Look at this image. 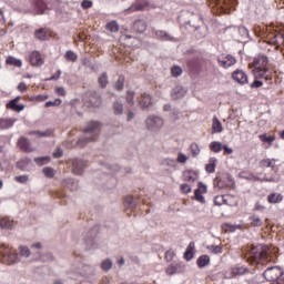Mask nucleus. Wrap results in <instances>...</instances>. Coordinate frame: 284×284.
<instances>
[{"label": "nucleus", "instance_id": "58", "mask_svg": "<svg viewBox=\"0 0 284 284\" xmlns=\"http://www.w3.org/2000/svg\"><path fill=\"white\" fill-rule=\"evenodd\" d=\"M32 160L30 159H24V160H21L20 162L17 163V168L19 170H26V165H28V163H30Z\"/></svg>", "mask_w": 284, "mask_h": 284}, {"label": "nucleus", "instance_id": "57", "mask_svg": "<svg viewBox=\"0 0 284 284\" xmlns=\"http://www.w3.org/2000/svg\"><path fill=\"white\" fill-rule=\"evenodd\" d=\"M194 199L199 203H205V196H203V193H201L200 191H194Z\"/></svg>", "mask_w": 284, "mask_h": 284}, {"label": "nucleus", "instance_id": "2", "mask_svg": "<svg viewBox=\"0 0 284 284\" xmlns=\"http://www.w3.org/2000/svg\"><path fill=\"white\" fill-rule=\"evenodd\" d=\"M253 72L254 79H264V81H272L274 71L270 67V58L265 53H260L253 58L248 64Z\"/></svg>", "mask_w": 284, "mask_h": 284}, {"label": "nucleus", "instance_id": "54", "mask_svg": "<svg viewBox=\"0 0 284 284\" xmlns=\"http://www.w3.org/2000/svg\"><path fill=\"white\" fill-rule=\"evenodd\" d=\"M108 30H110V32H119V30H120L119 22H116V21L109 22Z\"/></svg>", "mask_w": 284, "mask_h": 284}, {"label": "nucleus", "instance_id": "13", "mask_svg": "<svg viewBox=\"0 0 284 284\" xmlns=\"http://www.w3.org/2000/svg\"><path fill=\"white\" fill-rule=\"evenodd\" d=\"M145 125L148 130H161V128H163V119H161L160 116L151 115L145 120Z\"/></svg>", "mask_w": 284, "mask_h": 284}, {"label": "nucleus", "instance_id": "50", "mask_svg": "<svg viewBox=\"0 0 284 284\" xmlns=\"http://www.w3.org/2000/svg\"><path fill=\"white\" fill-rule=\"evenodd\" d=\"M49 161H50V156L34 158V163H37V165H48Z\"/></svg>", "mask_w": 284, "mask_h": 284}, {"label": "nucleus", "instance_id": "48", "mask_svg": "<svg viewBox=\"0 0 284 284\" xmlns=\"http://www.w3.org/2000/svg\"><path fill=\"white\" fill-rule=\"evenodd\" d=\"M174 256H176V252L170 248L165 252L164 260L166 261V263H172V261H174Z\"/></svg>", "mask_w": 284, "mask_h": 284}, {"label": "nucleus", "instance_id": "37", "mask_svg": "<svg viewBox=\"0 0 284 284\" xmlns=\"http://www.w3.org/2000/svg\"><path fill=\"white\" fill-rule=\"evenodd\" d=\"M155 37L161 39V41H174V38L170 36L166 31L164 30H158L155 31Z\"/></svg>", "mask_w": 284, "mask_h": 284}, {"label": "nucleus", "instance_id": "38", "mask_svg": "<svg viewBox=\"0 0 284 284\" xmlns=\"http://www.w3.org/2000/svg\"><path fill=\"white\" fill-rule=\"evenodd\" d=\"M64 59L65 61H69L70 63H77V61H79V55H77V53L72 50H68L64 53Z\"/></svg>", "mask_w": 284, "mask_h": 284}, {"label": "nucleus", "instance_id": "36", "mask_svg": "<svg viewBox=\"0 0 284 284\" xmlns=\"http://www.w3.org/2000/svg\"><path fill=\"white\" fill-rule=\"evenodd\" d=\"M230 199H232V195H217L214 197V203L215 205H223V203L230 205V203H227Z\"/></svg>", "mask_w": 284, "mask_h": 284}, {"label": "nucleus", "instance_id": "45", "mask_svg": "<svg viewBox=\"0 0 284 284\" xmlns=\"http://www.w3.org/2000/svg\"><path fill=\"white\" fill-rule=\"evenodd\" d=\"M124 85H125V77L124 75H119L118 80L114 84V89L118 90V91H121V90H123Z\"/></svg>", "mask_w": 284, "mask_h": 284}, {"label": "nucleus", "instance_id": "25", "mask_svg": "<svg viewBox=\"0 0 284 284\" xmlns=\"http://www.w3.org/2000/svg\"><path fill=\"white\" fill-rule=\"evenodd\" d=\"M183 267V263L181 262H173L171 265H169L165 270V273L169 276H174V274H178L179 270Z\"/></svg>", "mask_w": 284, "mask_h": 284}, {"label": "nucleus", "instance_id": "23", "mask_svg": "<svg viewBox=\"0 0 284 284\" xmlns=\"http://www.w3.org/2000/svg\"><path fill=\"white\" fill-rule=\"evenodd\" d=\"M29 134L30 136L34 135L38 139H49L50 136H52V134H54V129H47L45 131H30Z\"/></svg>", "mask_w": 284, "mask_h": 284}, {"label": "nucleus", "instance_id": "10", "mask_svg": "<svg viewBox=\"0 0 284 284\" xmlns=\"http://www.w3.org/2000/svg\"><path fill=\"white\" fill-rule=\"evenodd\" d=\"M237 4H239L237 0H216V3H215L221 14H230L232 10H236Z\"/></svg>", "mask_w": 284, "mask_h": 284}, {"label": "nucleus", "instance_id": "34", "mask_svg": "<svg viewBox=\"0 0 284 284\" xmlns=\"http://www.w3.org/2000/svg\"><path fill=\"white\" fill-rule=\"evenodd\" d=\"M252 227H261L263 225V220L257 214H253L248 217Z\"/></svg>", "mask_w": 284, "mask_h": 284}, {"label": "nucleus", "instance_id": "35", "mask_svg": "<svg viewBox=\"0 0 284 284\" xmlns=\"http://www.w3.org/2000/svg\"><path fill=\"white\" fill-rule=\"evenodd\" d=\"M140 105L142 109L150 108V105H152V97L148 93H143L140 100Z\"/></svg>", "mask_w": 284, "mask_h": 284}, {"label": "nucleus", "instance_id": "3", "mask_svg": "<svg viewBox=\"0 0 284 284\" xmlns=\"http://www.w3.org/2000/svg\"><path fill=\"white\" fill-rule=\"evenodd\" d=\"M99 130H101V122L99 121H90L87 123V126L82 130V132L87 135L80 138L77 141L78 148H85L88 143H92L97 141L99 136Z\"/></svg>", "mask_w": 284, "mask_h": 284}, {"label": "nucleus", "instance_id": "1", "mask_svg": "<svg viewBox=\"0 0 284 284\" xmlns=\"http://www.w3.org/2000/svg\"><path fill=\"white\" fill-rule=\"evenodd\" d=\"M242 258L250 265H267L270 263V246L257 244L242 250Z\"/></svg>", "mask_w": 284, "mask_h": 284}, {"label": "nucleus", "instance_id": "30", "mask_svg": "<svg viewBox=\"0 0 284 284\" xmlns=\"http://www.w3.org/2000/svg\"><path fill=\"white\" fill-rule=\"evenodd\" d=\"M171 97L175 101H176V99H181V98L185 97V89H183V87H175L171 91Z\"/></svg>", "mask_w": 284, "mask_h": 284}, {"label": "nucleus", "instance_id": "42", "mask_svg": "<svg viewBox=\"0 0 284 284\" xmlns=\"http://www.w3.org/2000/svg\"><path fill=\"white\" fill-rule=\"evenodd\" d=\"M210 150L211 152H214L215 154H219L223 150V143L219 141H213L210 143Z\"/></svg>", "mask_w": 284, "mask_h": 284}, {"label": "nucleus", "instance_id": "24", "mask_svg": "<svg viewBox=\"0 0 284 284\" xmlns=\"http://www.w3.org/2000/svg\"><path fill=\"white\" fill-rule=\"evenodd\" d=\"M17 123L14 118H0V128L1 130H10Z\"/></svg>", "mask_w": 284, "mask_h": 284}, {"label": "nucleus", "instance_id": "26", "mask_svg": "<svg viewBox=\"0 0 284 284\" xmlns=\"http://www.w3.org/2000/svg\"><path fill=\"white\" fill-rule=\"evenodd\" d=\"M186 65L191 72H201V65H203V62L196 59H192L187 61Z\"/></svg>", "mask_w": 284, "mask_h": 284}, {"label": "nucleus", "instance_id": "33", "mask_svg": "<svg viewBox=\"0 0 284 284\" xmlns=\"http://www.w3.org/2000/svg\"><path fill=\"white\" fill-rule=\"evenodd\" d=\"M7 65H13L14 68H21L23 65V61L21 59H17L12 55H9L6 60Z\"/></svg>", "mask_w": 284, "mask_h": 284}, {"label": "nucleus", "instance_id": "46", "mask_svg": "<svg viewBox=\"0 0 284 284\" xmlns=\"http://www.w3.org/2000/svg\"><path fill=\"white\" fill-rule=\"evenodd\" d=\"M113 112H114L115 115L123 114V103L119 102V101H115L113 103Z\"/></svg>", "mask_w": 284, "mask_h": 284}, {"label": "nucleus", "instance_id": "55", "mask_svg": "<svg viewBox=\"0 0 284 284\" xmlns=\"http://www.w3.org/2000/svg\"><path fill=\"white\" fill-rule=\"evenodd\" d=\"M273 161L271 159H264L260 162V168H274Z\"/></svg>", "mask_w": 284, "mask_h": 284}, {"label": "nucleus", "instance_id": "49", "mask_svg": "<svg viewBox=\"0 0 284 284\" xmlns=\"http://www.w3.org/2000/svg\"><path fill=\"white\" fill-rule=\"evenodd\" d=\"M190 151L193 158H196L199 154H201V148H199V144L196 143H192L190 145Z\"/></svg>", "mask_w": 284, "mask_h": 284}, {"label": "nucleus", "instance_id": "40", "mask_svg": "<svg viewBox=\"0 0 284 284\" xmlns=\"http://www.w3.org/2000/svg\"><path fill=\"white\" fill-rule=\"evenodd\" d=\"M34 36L39 41H48V31L43 28L36 30Z\"/></svg>", "mask_w": 284, "mask_h": 284}, {"label": "nucleus", "instance_id": "43", "mask_svg": "<svg viewBox=\"0 0 284 284\" xmlns=\"http://www.w3.org/2000/svg\"><path fill=\"white\" fill-rule=\"evenodd\" d=\"M215 170H216V158H212L210 160V163L205 165V171L209 174H214Z\"/></svg>", "mask_w": 284, "mask_h": 284}, {"label": "nucleus", "instance_id": "15", "mask_svg": "<svg viewBox=\"0 0 284 284\" xmlns=\"http://www.w3.org/2000/svg\"><path fill=\"white\" fill-rule=\"evenodd\" d=\"M83 101L87 108H99L101 105V97L99 94H90Z\"/></svg>", "mask_w": 284, "mask_h": 284}, {"label": "nucleus", "instance_id": "18", "mask_svg": "<svg viewBox=\"0 0 284 284\" xmlns=\"http://www.w3.org/2000/svg\"><path fill=\"white\" fill-rule=\"evenodd\" d=\"M150 8V2L148 0H142L141 2L131 6L128 9V12H143V10H148Z\"/></svg>", "mask_w": 284, "mask_h": 284}, {"label": "nucleus", "instance_id": "17", "mask_svg": "<svg viewBox=\"0 0 284 284\" xmlns=\"http://www.w3.org/2000/svg\"><path fill=\"white\" fill-rule=\"evenodd\" d=\"M232 79L241 85H245V83H247V73H245V71L243 70L237 69L232 73Z\"/></svg>", "mask_w": 284, "mask_h": 284}, {"label": "nucleus", "instance_id": "41", "mask_svg": "<svg viewBox=\"0 0 284 284\" xmlns=\"http://www.w3.org/2000/svg\"><path fill=\"white\" fill-rule=\"evenodd\" d=\"M18 144L23 150V152H32V149H30V141L28 139L21 138Z\"/></svg>", "mask_w": 284, "mask_h": 284}, {"label": "nucleus", "instance_id": "64", "mask_svg": "<svg viewBox=\"0 0 284 284\" xmlns=\"http://www.w3.org/2000/svg\"><path fill=\"white\" fill-rule=\"evenodd\" d=\"M187 162V155L184 153H179L178 154V163H186Z\"/></svg>", "mask_w": 284, "mask_h": 284}, {"label": "nucleus", "instance_id": "29", "mask_svg": "<svg viewBox=\"0 0 284 284\" xmlns=\"http://www.w3.org/2000/svg\"><path fill=\"white\" fill-rule=\"evenodd\" d=\"M211 258L210 255H201L197 260H196V265L200 270H203V267H207V265L210 264Z\"/></svg>", "mask_w": 284, "mask_h": 284}, {"label": "nucleus", "instance_id": "8", "mask_svg": "<svg viewBox=\"0 0 284 284\" xmlns=\"http://www.w3.org/2000/svg\"><path fill=\"white\" fill-rule=\"evenodd\" d=\"M30 1V8L24 9V14H43L45 10H48V4L44 0H29Z\"/></svg>", "mask_w": 284, "mask_h": 284}, {"label": "nucleus", "instance_id": "28", "mask_svg": "<svg viewBox=\"0 0 284 284\" xmlns=\"http://www.w3.org/2000/svg\"><path fill=\"white\" fill-rule=\"evenodd\" d=\"M194 250H195L194 242H190V244L187 245V247L184 252V260L185 261H192V258H194Z\"/></svg>", "mask_w": 284, "mask_h": 284}, {"label": "nucleus", "instance_id": "22", "mask_svg": "<svg viewBox=\"0 0 284 284\" xmlns=\"http://www.w3.org/2000/svg\"><path fill=\"white\" fill-rule=\"evenodd\" d=\"M136 205H139V200L134 199V196L129 195L124 199L125 210H131V212H134Z\"/></svg>", "mask_w": 284, "mask_h": 284}, {"label": "nucleus", "instance_id": "31", "mask_svg": "<svg viewBox=\"0 0 284 284\" xmlns=\"http://www.w3.org/2000/svg\"><path fill=\"white\" fill-rule=\"evenodd\" d=\"M247 272H250V270L245 266H234L231 268L233 276H243V274H247Z\"/></svg>", "mask_w": 284, "mask_h": 284}, {"label": "nucleus", "instance_id": "11", "mask_svg": "<svg viewBox=\"0 0 284 284\" xmlns=\"http://www.w3.org/2000/svg\"><path fill=\"white\" fill-rule=\"evenodd\" d=\"M217 63L220 68L227 70L229 68H232V65H236V58L232 54L222 53L217 55Z\"/></svg>", "mask_w": 284, "mask_h": 284}, {"label": "nucleus", "instance_id": "9", "mask_svg": "<svg viewBox=\"0 0 284 284\" xmlns=\"http://www.w3.org/2000/svg\"><path fill=\"white\" fill-rule=\"evenodd\" d=\"M283 275H284L283 268L278 266L268 267L263 273L265 281H267L268 283H275L276 281H281V278H283Z\"/></svg>", "mask_w": 284, "mask_h": 284}, {"label": "nucleus", "instance_id": "32", "mask_svg": "<svg viewBox=\"0 0 284 284\" xmlns=\"http://www.w3.org/2000/svg\"><path fill=\"white\" fill-rule=\"evenodd\" d=\"M267 202L272 204L282 203L283 202V194L281 193H271L267 196Z\"/></svg>", "mask_w": 284, "mask_h": 284}, {"label": "nucleus", "instance_id": "61", "mask_svg": "<svg viewBox=\"0 0 284 284\" xmlns=\"http://www.w3.org/2000/svg\"><path fill=\"white\" fill-rule=\"evenodd\" d=\"M16 181H17V183L26 184L29 181V176L28 175H19V176H16Z\"/></svg>", "mask_w": 284, "mask_h": 284}, {"label": "nucleus", "instance_id": "52", "mask_svg": "<svg viewBox=\"0 0 284 284\" xmlns=\"http://www.w3.org/2000/svg\"><path fill=\"white\" fill-rule=\"evenodd\" d=\"M171 74H172V77H175V78L181 77L183 74V69L179 65H174L171 69Z\"/></svg>", "mask_w": 284, "mask_h": 284}, {"label": "nucleus", "instance_id": "51", "mask_svg": "<svg viewBox=\"0 0 284 284\" xmlns=\"http://www.w3.org/2000/svg\"><path fill=\"white\" fill-rule=\"evenodd\" d=\"M207 250H210L212 254H223V246L221 245H211L207 246Z\"/></svg>", "mask_w": 284, "mask_h": 284}, {"label": "nucleus", "instance_id": "27", "mask_svg": "<svg viewBox=\"0 0 284 284\" xmlns=\"http://www.w3.org/2000/svg\"><path fill=\"white\" fill-rule=\"evenodd\" d=\"M223 132V124L219 121V118L213 116L212 120V134H221Z\"/></svg>", "mask_w": 284, "mask_h": 284}, {"label": "nucleus", "instance_id": "21", "mask_svg": "<svg viewBox=\"0 0 284 284\" xmlns=\"http://www.w3.org/2000/svg\"><path fill=\"white\" fill-rule=\"evenodd\" d=\"M29 61L31 65H37L38 68L43 64V59H41V53L33 51L29 55Z\"/></svg>", "mask_w": 284, "mask_h": 284}, {"label": "nucleus", "instance_id": "63", "mask_svg": "<svg viewBox=\"0 0 284 284\" xmlns=\"http://www.w3.org/2000/svg\"><path fill=\"white\" fill-rule=\"evenodd\" d=\"M61 156H63V149H61V146H57L55 152H53V158L61 159Z\"/></svg>", "mask_w": 284, "mask_h": 284}, {"label": "nucleus", "instance_id": "56", "mask_svg": "<svg viewBox=\"0 0 284 284\" xmlns=\"http://www.w3.org/2000/svg\"><path fill=\"white\" fill-rule=\"evenodd\" d=\"M134 95H135V93L133 92V91H128L126 92V103L129 104V105H134Z\"/></svg>", "mask_w": 284, "mask_h": 284}, {"label": "nucleus", "instance_id": "39", "mask_svg": "<svg viewBox=\"0 0 284 284\" xmlns=\"http://www.w3.org/2000/svg\"><path fill=\"white\" fill-rule=\"evenodd\" d=\"M18 256L21 258H30V248L28 246L20 245L18 247Z\"/></svg>", "mask_w": 284, "mask_h": 284}, {"label": "nucleus", "instance_id": "60", "mask_svg": "<svg viewBox=\"0 0 284 284\" xmlns=\"http://www.w3.org/2000/svg\"><path fill=\"white\" fill-rule=\"evenodd\" d=\"M60 103H63L61 99H55L54 101L45 102V108L59 106Z\"/></svg>", "mask_w": 284, "mask_h": 284}, {"label": "nucleus", "instance_id": "4", "mask_svg": "<svg viewBox=\"0 0 284 284\" xmlns=\"http://www.w3.org/2000/svg\"><path fill=\"white\" fill-rule=\"evenodd\" d=\"M266 43L274 45L275 50H284V32L278 31L275 26L267 27Z\"/></svg>", "mask_w": 284, "mask_h": 284}, {"label": "nucleus", "instance_id": "16", "mask_svg": "<svg viewBox=\"0 0 284 284\" xmlns=\"http://www.w3.org/2000/svg\"><path fill=\"white\" fill-rule=\"evenodd\" d=\"M182 180L185 181L186 183H194L199 181V171L185 170L182 173Z\"/></svg>", "mask_w": 284, "mask_h": 284}, {"label": "nucleus", "instance_id": "19", "mask_svg": "<svg viewBox=\"0 0 284 284\" xmlns=\"http://www.w3.org/2000/svg\"><path fill=\"white\" fill-rule=\"evenodd\" d=\"M61 185H63L64 187H68V190H71V192L79 190V181L72 178L63 179L61 181Z\"/></svg>", "mask_w": 284, "mask_h": 284}, {"label": "nucleus", "instance_id": "7", "mask_svg": "<svg viewBox=\"0 0 284 284\" xmlns=\"http://www.w3.org/2000/svg\"><path fill=\"white\" fill-rule=\"evenodd\" d=\"M0 254L9 263V265H14V263H20L21 258H19V253L12 252L8 244L0 245Z\"/></svg>", "mask_w": 284, "mask_h": 284}, {"label": "nucleus", "instance_id": "20", "mask_svg": "<svg viewBox=\"0 0 284 284\" xmlns=\"http://www.w3.org/2000/svg\"><path fill=\"white\" fill-rule=\"evenodd\" d=\"M133 30L134 32H138V34H143V32L148 30V22L141 19L135 20L133 23Z\"/></svg>", "mask_w": 284, "mask_h": 284}, {"label": "nucleus", "instance_id": "6", "mask_svg": "<svg viewBox=\"0 0 284 284\" xmlns=\"http://www.w3.org/2000/svg\"><path fill=\"white\" fill-rule=\"evenodd\" d=\"M101 232V225L95 224L92 229L83 234L84 250H97V235Z\"/></svg>", "mask_w": 284, "mask_h": 284}, {"label": "nucleus", "instance_id": "5", "mask_svg": "<svg viewBox=\"0 0 284 284\" xmlns=\"http://www.w3.org/2000/svg\"><path fill=\"white\" fill-rule=\"evenodd\" d=\"M72 272L81 278H87V281H92V276L97 274V270L94 268V266L82 262H75L73 264Z\"/></svg>", "mask_w": 284, "mask_h": 284}, {"label": "nucleus", "instance_id": "47", "mask_svg": "<svg viewBox=\"0 0 284 284\" xmlns=\"http://www.w3.org/2000/svg\"><path fill=\"white\" fill-rule=\"evenodd\" d=\"M98 83H99L100 88H108V73L106 72H103L99 77Z\"/></svg>", "mask_w": 284, "mask_h": 284}, {"label": "nucleus", "instance_id": "53", "mask_svg": "<svg viewBox=\"0 0 284 284\" xmlns=\"http://www.w3.org/2000/svg\"><path fill=\"white\" fill-rule=\"evenodd\" d=\"M42 173L44 174V176H47V179H54V169L52 168H44L42 169Z\"/></svg>", "mask_w": 284, "mask_h": 284}, {"label": "nucleus", "instance_id": "44", "mask_svg": "<svg viewBox=\"0 0 284 284\" xmlns=\"http://www.w3.org/2000/svg\"><path fill=\"white\" fill-rule=\"evenodd\" d=\"M258 139L262 141V143H268V145H272V143L276 141V135L267 136V134H261L258 135Z\"/></svg>", "mask_w": 284, "mask_h": 284}, {"label": "nucleus", "instance_id": "12", "mask_svg": "<svg viewBox=\"0 0 284 284\" xmlns=\"http://www.w3.org/2000/svg\"><path fill=\"white\" fill-rule=\"evenodd\" d=\"M119 41L129 48H136L138 45H141V40L128 33V31L121 33Z\"/></svg>", "mask_w": 284, "mask_h": 284}, {"label": "nucleus", "instance_id": "14", "mask_svg": "<svg viewBox=\"0 0 284 284\" xmlns=\"http://www.w3.org/2000/svg\"><path fill=\"white\" fill-rule=\"evenodd\" d=\"M72 163V172L73 174L81 175L83 174V170H85L87 162L82 159H73L71 160Z\"/></svg>", "mask_w": 284, "mask_h": 284}, {"label": "nucleus", "instance_id": "62", "mask_svg": "<svg viewBox=\"0 0 284 284\" xmlns=\"http://www.w3.org/2000/svg\"><path fill=\"white\" fill-rule=\"evenodd\" d=\"M81 8L83 10H90V8H92V1L91 0H83L81 2Z\"/></svg>", "mask_w": 284, "mask_h": 284}, {"label": "nucleus", "instance_id": "59", "mask_svg": "<svg viewBox=\"0 0 284 284\" xmlns=\"http://www.w3.org/2000/svg\"><path fill=\"white\" fill-rule=\"evenodd\" d=\"M180 190L182 192V194H190V192H192V186H190V184H181Z\"/></svg>", "mask_w": 284, "mask_h": 284}]
</instances>
